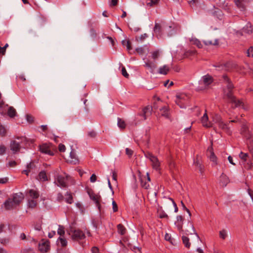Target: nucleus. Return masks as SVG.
I'll return each mask as SVG.
<instances>
[{
    "label": "nucleus",
    "mask_w": 253,
    "mask_h": 253,
    "mask_svg": "<svg viewBox=\"0 0 253 253\" xmlns=\"http://www.w3.org/2000/svg\"><path fill=\"white\" fill-rule=\"evenodd\" d=\"M8 181V178L7 177L1 178H0V183L1 184H5Z\"/></svg>",
    "instance_id": "774afa93"
},
{
    "label": "nucleus",
    "mask_w": 253,
    "mask_h": 253,
    "mask_svg": "<svg viewBox=\"0 0 253 253\" xmlns=\"http://www.w3.org/2000/svg\"><path fill=\"white\" fill-rule=\"evenodd\" d=\"M175 103L180 108H184V106L182 105L184 102L188 99L187 96L184 93H179L176 95Z\"/></svg>",
    "instance_id": "6e6552de"
},
{
    "label": "nucleus",
    "mask_w": 253,
    "mask_h": 253,
    "mask_svg": "<svg viewBox=\"0 0 253 253\" xmlns=\"http://www.w3.org/2000/svg\"><path fill=\"white\" fill-rule=\"evenodd\" d=\"M213 82L212 77L210 75H206L202 77V79L200 81L201 84H204L208 86Z\"/></svg>",
    "instance_id": "2eb2a0df"
},
{
    "label": "nucleus",
    "mask_w": 253,
    "mask_h": 253,
    "mask_svg": "<svg viewBox=\"0 0 253 253\" xmlns=\"http://www.w3.org/2000/svg\"><path fill=\"white\" fill-rule=\"evenodd\" d=\"M163 203L164 207L166 210H168L172 205L174 208V212H177L178 211V207L172 199L165 197H164Z\"/></svg>",
    "instance_id": "39448f33"
},
{
    "label": "nucleus",
    "mask_w": 253,
    "mask_h": 253,
    "mask_svg": "<svg viewBox=\"0 0 253 253\" xmlns=\"http://www.w3.org/2000/svg\"><path fill=\"white\" fill-rule=\"evenodd\" d=\"M160 0H149L146 1V5L148 6L152 7L158 4Z\"/></svg>",
    "instance_id": "473e14b6"
},
{
    "label": "nucleus",
    "mask_w": 253,
    "mask_h": 253,
    "mask_svg": "<svg viewBox=\"0 0 253 253\" xmlns=\"http://www.w3.org/2000/svg\"><path fill=\"white\" fill-rule=\"evenodd\" d=\"M69 234L71 236L73 240H80L84 239L85 238V235L83 232L79 229H71L69 232Z\"/></svg>",
    "instance_id": "20e7f679"
},
{
    "label": "nucleus",
    "mask_w": 253,
    "mask_h": 253,
    "mask_svg": "<svg viewBox=\"0 0 253 253\" xmlns=\"http://www.w3.org/2000/svg\"><path fill=\"white\" fill-rule=\"evenodd\" d=\"M118 126L121 128H125L126 127V123L124 121L121 119L118 118Z\"/></svg>",
    "instance_id": "e433bc0d"
},
{
    "label": "nucleus",
    "mask_w": 253,
    "mask_h": 253,
    "mask_svg": "<svg viewBox=\"0 0 253 253\" xmlns=\"http://www.w3.org/2000/svg\"><path fill=\"white\" fill-rule=\"evenodd\" d=\"M69 176L68 175L66 177L62 175H58L55 180V183L58 186L65 188L67 186V181L68 179Z\"/></svg>",
    "instance_id": "0eeeda50"
},
{
    "label": "nucleus",
    "mask_w": 253,
    "mask_h": 253,
    "mask_svg": "<svg viewBox=\"0 0 253 253\" xmlns=\"http://www.w3.org/2000/svg\"><path fill=\"white\" fill-rule=\"evenodd\" d=\"M26 120L28 122L30 123H32L34 122V118L30 115H26Z\"/></svg>",
    "instance_id": "4d7b16f0"
},
{
    "label": "nucleus",
    "mask_w": 253,
    "mask_h": 253,
    "mask_svg": "<svg viewBox=\"0 0 253 253\" xmlns=\"http://www.w3.org/2000/svg\"><path fill=\"white\" fill-rule=\"evenodd\" d=\"M39 179L42 181L47 180L46 174L44 171H41L39 174Z\"/></svg>",
    "instance_id": "7c9ffc66"
},
{
    "label": "nucleus",
    "mask_w": 253,
    "mask_h": 253,
    "mask_svg": "<svg viewBox=\"0 0 253 253\" xmlns=\"http://www.w3.org/2000/svg\"><path fill=\"white\" fill-rule=\"evenodd\" d=\"M183 243L186 248H189L190 247L191 244L189 242V239L186 236H182Z\"/></svg>",
    "instance_id": "f704fd0d"
},
{
    "label": "nucleus",
    "mask_w": 253,
    "mask_h": 253,
    "mask_svg": "<svg viewBox=\"0 0 253 253\" xmlns=\"http://www.w3.org/2000/svg\"><path fill=\"white\" fill-rule=\"evenodd\" d=\"M10 148L13 153L19 151L21 148L20 142L17 141L15 140L11 141L10 144Z\"/></svg>",
    "instance_id": "9b49d317"
},
{
    "label": "nucleus",
    "mask_w": 253,
    "mask_h": 253,
    "mask_svg": "<svg viewBox=\"0 0 253 253\" xmlns=\"http://www.w3.org/2000/svg\"><path fill=\"white\" fill-rule=\"evenodd\" d=\"M92 253H99V249L96 247H93L91 249Z\"/></svg>",
    "instance_id": "338daca9"
},
{
    "label": "nucleus",
    "mask_w": 253,
    "mask_h": 253,
    "mask_svg": "<svg viewBox=\"0 0 253 253\" xmlns=\"http://www.w3.org/2000/svg\"><path fill=\"white\" fill-rule=\"evenodd\" d=\"M145 66L150 70L151 73H153L154 70L157 68V65L155 63L148 61L145 63Z\"/></svg>",
    "instance_id": "5701e85b"
},
{
    "label": "nucleus",
    "mask_w": 253,
    "mask_h": 253,
    "mask_svg": "<svg viewBox=\"0 0 253 253\" xmlns=\"http://www.w3.org/2000/svg\"><path fill=\"white\" fill-rule=\"evenodd\" d=\"M229 182V178L226 175L222 173L220 177V185L222 187H225Z\"/></svg>",
    "instance_id": "412c9836"
},
{
    "label": "nucleus",
    "mask_w": 253,
    "mask_h": 253,
    "mask_svg": "<svg viewBox=\"0 0 253 253\" xmlns=\"http://www.w3.org/2000/svg\"><path fill=\"white\" fill-rule=\"evenodd\" d=\"M220 237L223 239H225L227 236V232L225 230H222L219 232Z\"/></svg>",
    "instance_id": "de8ad7c7"
},
{
    "label": "nucleus",
    "mask_w": 253,
    "mask_h": 253,
    "mask_svg": "<svg viewBox=\"0 0 253 253\" xmlns=\"http://www.w3.org/2000/svg\"><path fill=\"white\" fill-rule=\"evenodd\" d=\"M136 51L139 54H142L144 53V50L142 47H138L136 48Z\"/></svg>",
    "instance_id": "69168bd1"
},
{
    "label": "nucleus",
    "mask_w": 253,
    "mask_h": 253,
    "mask_svg": "<svg viewBox=\"0 0 253 253\" xmlns=\"http://www.w3.org/2000/svg\"><path fill=\"white\" fill-rule=\"evenodd\" d=\"M248 131H250L248 127L245 124H243L241 129V134L244 135Z\"/></svg>",
    "instance_id": "58836bf2"
},
{
    "label": "nucleus",
    "mask_w": 253,
    "mask_h": 253,
    "mask_svg": "<svg viewBox=\"0 0 253 253\" xmlns=\"http://www.w3.org/2000/svg\"><path fill=\"white\" fill-rule=\"evenodd\" d=\"M24 195L21 193H17L11 195L3 204L6 210H11L16 208L23 201Z\"/></svg>",
    "instance_id": "f257e3e1"
},
{
    "label": "nucleus",
    "mask_w": 253,
    "mask_h": 253,
    "mask_svg": "<svg viewBox=\"0 0 253 253\" xmlns=\"http://www.w3.org/2000/svg\"><path fill=\"white\" fill-rule=\"evenodd\" d=\"M152 111V107L150 106H147L145 107L142 110V113L140 114L139 115L143 117L144 120L147 119V116L151 115Z\"/></svg>",
    "instance_id": "dca6fc26"
},
{
    "label": "nucleus",
    "mask_w": 253,
    "mask_h": 253,
    "mask_svg": "<svg viewBox=\"0 0 253 253\" xmlns=\"http://www.w3.org/2000/svg\"><path fill=\"white\" fill-rule=\"evenodd\" d=\"M239 157L244 161H246L248 157V154L241 152L239 154Z\"/></svg>",
    "instance_id": "a18cd8bd"
},
{
    "label": "nucleus",
    "mask_w": 253,
    "mask_h": 253,
    "mask_svg": "<svg viewBox=\"0 0 253 253\" xmlns=\"http://www.w3.org/2000/svg\"><path fill=\"white\" fill-rule=\"evenodd\" d=\"M66 196V201L68 204H72L73 202V197L71 193L67 192L65 195Z\"/></svg>",
    "instance_id": "c9c22d12"
},
{
    "label": "nucleus",
    "mask_w": 253,
    "mask_h": 253,
    "mask_svg": "<svg viewBox=\"0 0 253 253\" xmlns=\"http://www.w3.org/2000/svg\"><path fill=\"white\" fill-rule=\"evenodd\" d=\"M191 42L193 44L196 45L198 48H202V44L201 43L200 41L198 40V39H192L191 40Z\"/></svg>",
    "instance_id": "a19ab883"
},
{
    "label": "nucleus",
    "mask_w": 253,
    "mask_h": 253,
    "mask_svg": "<svg viewBox=\"0 0 253 253\" xmlns=\"http://www.w3.org/2000/svg\"><path fill=\"white\" fill-rule=\"evenodd\" d=\"M113 210L114 212H116L118 211V206L115 201L112 202Z\"/></svg>",
    "instance_id": "052dcab7"
},
{
    "label": "nucleus",
    "mask_w": 253,
    "mask_h": 253,
    "mask_svg": "<svg viewBox=\"0 0 253 253\" xmlns=\"http://www.w3.org/2000/svg\"><path fill=\"white\" fill-rule=\"evenodd\" d=\"M196 51L195 50H189L185 52V56L188 57L190 55H193L195 54Z\"/></svg>",
    "instance_id": "6e6d98bb"
},
{
    "label": "nucleus",
    "mask_w": 253,
    "mask_h": 253,
    "mask_svg": "<svg viewBox=\"0 0 253 253\" xmlns=\"http://www.w3.org/2000/svg\"><path fill=\"white\" fill-rule=\"evenodd\" d=\"M208 151L210 153V159L214 165H217V157L215 155L212 148V142L211 141V145L208 148Z\"/></svg>",
    "instance_id": "f3484780"
},
{
    "label": "nucleus",
    "mask_w": 253,
    "mask_h": 253,
    "mask_svg": "<svg viewBox=\"0 0 253 253\" xmlns=\"http://www.w3.org/2000/svg\"><path fill=\"white\" fill-rule=\"evenodd\" d=\"M117 228H118V231L119 233L121 234V235H124L126 232V229L121 224H119L117 225Z\"/></svg>",
    "instance_id": "2f4dec72"
},
{
    "label": "nucleus",
    "mask_w": 253,
    "mask_h": 253,
    "mask_svg": "<svg viewBox=\"0 0 253 253\" xmlns=\"http://www.w3.org/2000/svg\"><path fill=\"white\" fill-rule=\"evenodd\" d=\"M39 250L42 252H46L50 248L49 242L48 241H44L39 244Z\"/></svg>",
    "instance_id": "a211bd4d"
},
{
    "label": "nucleus",
    "mask_w": 253,
    "mask_h": 253,
    "mask_svg": "<svg viewBox=\"0 0 253 253\" xmlns=\"http://www.w3.org/2000/svg\"><path fill=\"white\" fill-rule=\"evenodd\" d=\"M212 14L219 19H221L223 16L222 12L218 8H215L214 9V11L212 12Z\"/></svg>",
    "instance_id": "bb28decb"
},
{
    "label": "nucleus",
    "mask_w": 253,
    "mask_h": 253,
    "mask_svg": "<svg viewBox=\"0 0 253 253\" xmlns=\"http://www.w3.org/2000/svg\"><path fill=\"white\" fill-rule=\"evenodd\" d=\"M35 165L33 162H31L27 165V169L30 170L31 169H33Z\"/></svg>",
    "instance_id": "0e129e2a"
},
{
    "label": "nucleus",
    "mask_w": 253,
    "mask_h": 253,
    "mask_svg": "<svg viewBox=\"0 0 253 253\" xmlns=\"http://www.w3.org/2000/svg\"><path fill=\"white\" fill-rule=\"evenodd\" d=\"M160 111L162 112V115L167 118H169V114L168 112V108L164 106L160 109Z\"/></svg>",
    "instance_id": "c756f323"
},
{
    "label": "nucleus",
    "mask_w": 253,
    "mask_h": 253,
    "mask_svg": "<svg viewBox=\"0 0 253 253\" xmlns=\"http://www.w3.org/2000/svg\"><path fill=\"white\" fill-rule=\"evenodd\" d=\"M6 134V129L2 125H0V136L4 137Z\"/></svg>",
    "instance_id": "ea45409f"
},
{
    "label": "nucleus",
    "mask_w": 253,
    "mask_h": 253,
    "mask_svg": "<svg viewBox=\"0 0 253 253\" xmlns=\"http://www.w3.org/2000/svg\"><path fill=\"white\" fill-rule=\"evenodd\" d=\"M126 153L129 157H131L133 154V151L128 148H126Z\"/></svg>",
    "instance_id": "bf43d9fd"
},
{
    "label": "nucleus",
    "mask_w": 253,
    "mask_h": 253,
    "mask_svg": "<svg viewBox=\"0 0 253 253\" xmlns=\"http://www.w3.org/2000/svg\"><path fill=\"white\" fill-rule=\"evenodd\" d=\"M223 98L228 100L229 102L234 104L235 107H241L244 109H246L242 101L237 100L233 95V90H223Z\"/></svg>",
    "instance_id": "f03ea898"
},
{
    "label": "nucleus",
    "mask_w": 253,
    "mask_h": 253,
    "mask_svg": "<svg viewBox=\"0 0 253 253\" xmlns=\"http://www.w3.org/2000/svg\"><path fill=\"white\" fill-rule=\"evenodd\" d=\"M217 4L218 5L219 7H221L225 9L227 6V3L225 4L224 0H219V2H217Z\"/></svg>",
    "instance_id": "79ce46f5"
},
{
    "label": "nucleus",
    "mask_w": 253,
    "mask_h": 253,
    "mask_svg": "<svg viewBox=\"0 0 253 253\" xmlns=\"http://www.w3.org/2000/svg\"><path fill=\"white\" fill-rule=\"evenodd\" d=\"M162 28L160 24L156 23L154 28V32L156 36L159 39L162 35Z\"/></svg>",
    "instance_id": "aec40b11"
},
{
    "label": "nucleus",
    "mask_w": 253,
    "mask_h": 253,
    "mask_svg": "<svg viewBox=\"0 0 253 253\" xmlns=\"http://www.w3.org/2000/svg\"><path fill=\"white\" fill-rule=\"evenodd\" d=\"M253 28L250 23H248L243 29V32L248 34L252 33Z\"/></svg>",
    "instance_id": "a878e982"
},
{
    "label": "nucleus",
    "mask_w": 253,
    "mask_h": 253,
    "mask_svg": "<svg viewBox=\"0 0 253 253\" xmlns=\"http://www.w3.org/2000/svg\"><path fill=\"white\" fill-rule=\"evenodd\" d=\"M222 78L224 84H226L223 90H233L234 86L228 77L226 75H223Z\"/></svg>",
    "instance_id": "f8f14e48"
},
{
    "label": "nucleus",
    "mask_w": 253,
    "mask_h": 253,
    "mask_svg": "<svg viewBox=\"0 0 253 253\" xmlns=\"http://www.w3.org/2000/svg\"><path fill=\"white\" fill-rule=\"evenodd\" d=\"M122 74L126 78H128L129 75L127 73L125 67H123L122 69Z\"/></svg>",
    "instance_id": "3c124183"
},
{
    "label": "nucleus",
    "mask_w": 253,
    "mask_h": 253,
    "mask_svg": "<svg viewBox=\"0 0 253 253\" xmlns=\"http://www.w3.org/2000/svg\"><path fill=\"white\" fill-rule=\"evenodd\" d=\"M203 42L206 45H216L218 44V41L217 39H214L212 40L210 37L205 39L203 41Z\"/></svg>",
    "instance_id": "6ab92c4d"
},
{
    "label": "nucleus",
    "mask_w": 253,
    "mask_h": 253,
    "mask_svg": "<svg viewBox=\"0 0 253 253\" xmlns=\"http://www.w3.org/2000/svg\"><path fill=\"white\" fill-rule=\"evenodd\" d=\"M16 110L12 106L9 107L7 111V115L10 118H13L16 115Z\"/></svg>",
    "instance_id": "cd10ccee"
},
{
    "label": "nucleus",
    "mask_w": 253,
    "mask_h": 253,
    "mask_svg": "<svg viewBox=\"0 0 253 253\" xmlns=\"http://www.w3.org/2000/svg\"><path fill=\"white\" fill-rule=\"evenodd\" d=\"M6 148L3 145H0V155H3L6 151Z\"/></svg>",
    "instance_id": "8fccbe9b"
},
{
    "label": "nucleus",
    "mask_w": 253,
    "mask_h": 253,
    "mask_svg": "<svg viewBox=\"0 0 253 253\" xmlns=\"http://www.w3.org/2000/svg\"><path fill=\"white\" fill-rule=\"evenodd\" d=\"M248 56L253 57V47H251L247 51Z\"/></svg>",
    "instance_id": "603ef678"
},
{
    "label": "nucleus",
    "mask_w": 253,
    "mask_h": 253,
    "mask_svg": "<svg viewBox=\"0 0 253 253\" xmlns=\"http://www.w3.org/2000/svg\"><path fill=\"white\" fill-rule=\"evenodd\" d=\"M68 163L76 165L79 163V159L76 151L72 149L70 153L69 159L67 160Z\"/></svg>",
    "instance_id": "9d476101"
},
{
    "label": "nucleus",
    "mask_w": 253,
    "mask_h": 253,
    "mask_svg": "<svg viewBox=\"0 0 253 253\" xmlns=\"http://www.w3.org/2000/svg\"><path fill=\"white\" fill-rule=\"evenodd\" d=\"M144 156L146 158L149 159L152 163V168L156 170H159L160 169V162L156 156H154L152 153L149 152H144Z\"/></svg>",
    "instance_id": "7ed1b4c3"
},
{
    "label": "nucleus",
    "mask_w": 253,
    "mask_h": 253,
    "mask_svg": "<svg viewBox=\"0 0 253 253\" xmlns=\"http://www.w3.org/2000/svg\"><path fill=\"white\" fill-rule=\"evenodd\" d=\"M180 203H181V206L182 207L183 209L185 210L187 212V213H188L189 216H191V212H190V211L186 207V206H185V205L183 203V202L182 201H181Z\"/></svg>",
    "instance_id": "864d4df0"
},
{
    "label": "nucleus",
    "mask_w": 253,
    "mask_h": 253,
    "mask_svg": "<svg viewBox=\"0 0 253 253\" xmlns=\"http://www.w3.org/2000/svg\"><path fill=\"white\" fill-rule=\"evenodd\" d=\"M141 184L142 187L147 189L149 187V184L146 181H144L142 179H141Z\"/></svg>",
    "instance_id": "09e8293b"
},
{
    "label": "nucleus",
    "mask_w": 253,
    "mask_h": 253,
    "mask_svg": "<svg viewBox=\"0 0 253 253\" xmlns=\"http://www.w3.org/2000/svg\"><path fill=\"white\" fill-rule=\"evenodd\" d=\"M59 151L61 152H65L66 150L65 146L62 144H60L58 146Z\"/></svg>",
    "instance_id": "5fc2aeb1"
},
{
    "label": "nucleus",
    "mask_w": 253,
    "mask_h": 253,
    "mask_svg": "<svg viewBox=\"0 0 253 253\" xmlns=\"http://www.w3.org/2000/svg\"><path fill=\"white\" fill-rule=\"evenodd\" d=\"M87 193L90 199L94 202L99 211H101V206L99 204V200L101 198L100 196L95 194L91 191H88Z\"/></svg>",
    "instance_id": "1a4fd4ad"
},
{
    "label": "nucleus",
    "mask_w": 253,
    "mask_h": 253,
    "mask_svg": "<svg viewBox=\"0 0 253 253\" xmlns=\"http://www.w3.org/2000/svg\"><path fill=\"white\" fill-rule=\"evenodd\" d=\"M122 43L124 46H126L127 50L129 51L132 49L130 45V42L129 40H123L122 41Z\"/></svg>",
    "instance_id": "72a5a7b5"
},
{
    "label": "nucleus",
    "mask_w": 253,
    "mask_h": 253,
    "mask_svg": "<svg viewBox=\"0 0 253 253\" xmlns=\"http://www.w3.org/2000/svg\"><path fill=\"white\" fill-rule=\"evenodd\" d=\"M201 121L204 126L206 127H212V123L209 122V118L206 112L204 114L203 116L202 117Z\"/></svg>",
    "instance_id": "4468645a"
},
{
    "label": "nucleus",
    "mask_w": 253,
    "mask_h": 253,
    "mask_svg": "<svg viewBox=\"0 0 253 253\" xmlns=\"http://www.w3.org/2000/svg\"><path fill=\"white\" fill-rule=\"evenodd\" d=\"M10 239L9 238H1L0 239V244L3 245H6L9 243Z\"/></svg>",
    "instance_id": "49530a36"
},
{
    "label": "nucleus",
    "mask_w": 253,
    "mask_h": 253,
    "mask_svg": "<svg viewBox=\"0 0 253 253\" xmlns=\"http://www.w3.org/2000/svg\"><path fill=\"white\" fill-rule=\"evenodd\" d=\"M88 135L89 137H90L91 138H94L96 136V133L95 131L92 130V131L88 132Z\"/></svg>",
    "instance_id": "13d9d810"
},
{
    "label": "nucleus",
    "mask_w": 253,
    "mask_h": 253,
    "mask_svg": "<svg viewBox=\"0 0 253 253\" xmlns=\"http://www.w3.org/2000/svg\"><path fill=\"white\" fill-rule=\"evenodd\" d=\"M97 179L96 175L95 174H92L90 177V181L91 182H94L96 181Z\"/></svg>",
    "instance_id": "e2e57ef3"
},
{
    "label": "nucleus",
    "mask_w": 253,
    "mask_h": 253,
    "mask_svg": "<svg viewBox=\"0 0 253 253\" xmlns=\"http://www.w3.org/2000/svg\"><path fill=\"white\" fill-rule=\"evenodd\" d=\"M213 121L218 125L220 128L226 131H228L229 130V128L228 127L227 124L222 121V119L219 115L215 114L213 118Z\"/></svg>",
    "instance_id": "423d86ee"
},
{
    "label": "nucleus",
    "mask_w": 253,
    "mask_h": 253,
    "mask_svg": "<svg viewBox=\"0 0 253 253\" xmlns=\"http://www.w3.org/2000/svg\"><path fill=\"white\" fill-rule=\"evenodd\" d=\"M57 233L60 236L64 235L65 234L64 227L62 225H59L57 230Z\"/></svg>",
    "instance_id": "37998d69"
},
{
    "label": "nucleus",
    "mask_w": 253,
    "mask_h": 253,
    "mask_svg": "<svg viewBox=\"0 0 253 253\" xmlns=\"http://www.w3.org/2000/svg\"><path fill=\"white\" fill-rule=\"evenodd\" d=\"M58 241L60 242V243L62 247H65L67 246V240L65 238H62V237H59L58 238Z\"/></svg>",
    "instance_id": "c03bdc74"
},
{
    "label": "nucleus",
    "mask_w": 253,
    "mask_h": 253,
    "mask_svg": "<svg viewBox=\"0 0 253 253\" xmlns=\"http://www.w3.org/2000/svg\"><path fill=\"white\" fill-rule=\"evenodd\" d=\"M29 196L30 199H37L39 197L38 192L33 189H31L29 191Z\"/></svg>",
    "instance_id": "b1692460"
},
{
    "label": "nucleus",
    "mask_w": 253,
    "mask_h": 253,
    "mask_svg": "<svg viewBox=\"0 0 253 253\" xmlns=\"http://www.w3.org/2000/svg\"><path fill=\"white\" fill-rule=\"evenodd\" d=\"M28 204V206L29 208L33 209V208H35L37 206V205L38 204V202H37V199H29Z\"/></svg>",
    "instance_id": "c85d7f7f"
},
{
    "label": "nucleus",
    "mask_w": 253,
    "mask_h": 253,
    "mask_svg": "<svg viewBox=\"0 0 253 253\" xmlns=\"http://www.w3.org/2000/svg\"><path fill=\"white\" fill-rule=\"evenodd\" d=\"M251 0H234V1L238 7L244 9L245 4Z\"/></svg>",
    "instance_id": "4be33fe9"
},
{
    "label": "nucleus",
    "mask_w": 253,
    "mask_h": 253,
    "mask_svg": "<svg viewBox=\"0 0 253 253\" xmlns=\"http://www.w3.org/2000/svg\"><path fill=\"white\" fill-rule=\"evenodd\" d=\"M22 253H34V251L31 249H26L22 251Z\"/></svg>",
    "instance_id": "680f3d73"
},
{
    "label": "nucleus",
    "mask_w": 253,
    "mask_h": 253,
    "mask_svg": "<svg viewBox=\"0 0 253 253\" xmlns=\"http://www.w3.org/2000/svg\"><path fill=\"white\" fill-rule=\"evenodd\" d=\"M169 71V67L167 65H164L159 69L158 73L160 74L167 75Z\"/></svg>",
    "instance_id": "393cba45"
},
{
    "label": "nucleus",
    "mask_w": 253,
    "mask_h": 253,
    "mask_svg": "<svg viewBox=\"0 0 253 253\" xmlns=\"http://www.w3.org/2000/svg\"><path fill=\"white\" fill-rule=\"evenodd\" d=\"M152 58L154 60H156L159 58L160 55V52L159 50L151 52Z\"/></svg>",
    "instance_id": "4c0bfd02"
},
{
    "label": "nucleus",
    "mask_w": 253,
    "mask_h": 253,
    "mask_svg": "<svg viewBox=\"0 0 253 253\" xmlns=\"http://www.w3.org/2000/svg\"><path fill=\"white\" fill-rule=\"evenodd\" d=\"M41 152L45 154H48L50 156L54 155V153L51 151V148L49 145L46 144H42L40 148Z\"/></svg>",
    "instance_id": "ddd939ff"
}]
</instances>
